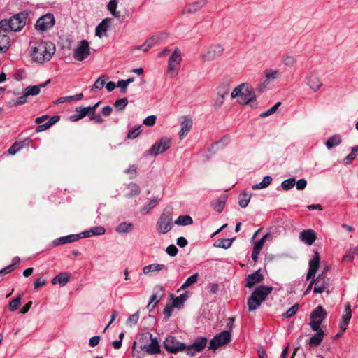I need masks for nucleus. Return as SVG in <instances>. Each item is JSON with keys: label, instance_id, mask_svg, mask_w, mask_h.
Listing matches in <instances>:
<instances>
[{"label": "nucleus", "instance_id": "26", "mask_svg": "<svg viewBox=\"0 0 358 358\" xmlns=\"http://www.w3.org/2000/svg\"><path fill=\"white\" fill-rule=\"evenodd\" d=\"M167 38L168 35L166 33H159L148 38L143 45H156L158 43H165L167 42Z\"/></svg>", "mask_w": 358, "mask_h": 358}, {"label": "nucleus", "instance_id": "41", "mask_svg": "<svg viewBox=\"0 0 358 358\" xmlns=\"http://www.w3.org/2000/svg\"><path fill=\"white\" fill-rule=\"evenodd\" d=\"M117 6V0H110L108 4V10L115 17H119L120 16V13L116 11Z\"/></svg>", "mask_w": 358, "mask_h": 358}, {"label": "nucleus", "instance_id": "42", "mask_svg": "<svg viewBox=\"0 0 358 358\" xmlns=\"http://www.w3.org/2000/svg\"><path fill=\"white\" fill-rule=\"evenodd\" d=\"M199 274L196 273L195 274L189 276L186 281L182 284V285L180 287V289H185L188 287L191 286L192 285L196 283L197 282Z\"/></svg>", "mask_w": 358, "mask_h": 358}, {"label": "nucleus", "instance_id": "51", "mask_svg": "<svg viewBox=\"0 0 358 358\" xmlns=\"http://www.w3.org/2000/svg\"><path fill=\"white\" fill-rule=\"evenodd\" d=\"M295 185V180L294 178H289L285 180H284L281 185L283 189L288 190L291 188H292Z\"/></svg>", "mask_w": 358, "mask_h": 358}, {"label": "nucleus", "instance_id": "7", "mask_svg": "<svg viewBox=\"0 0 358 358\" xmlns=\"http://www.w3.org/2000/svg\"><path fill=\"white\" fill-rule=\"evenodd\" d=\"M306 85L313 92H317L322 86L319 73L315 71L308 72L304 77Z\"/></svg>", "mask_w": 358, "mask_h": 358}, {"label": "nucleus", "instance_id": "34", "mask_svg": "<svg viewBox=\"0 0 358 358\" xmlns=\"http://www.w3.org/2000/svg\"><path fill=\"white\" fill-rule=\"evenodd\" d=\"M189 297V293L185 292L182 294H180L179 296L176 297L173 301V307L175 308H180L182 306L185 301L188 299Z\"/></svg>", "mask_w": 358, "mask_h": 358}, {"label": "nucleus", "instance_id": "40", "mask_svg": "<svg viewBox=\"0 0 358 358\" xmlns=\"http://www.w3.org/2000/svg\"><path fill=\"white\" fill-rule=\"evenodd\" d=\"M80 238V235L72 234V235L66 236L60 238L58 240V243L59 244H65V243H72V242L76 241Z\"/></svg>", "mask_w": 358, "mask_h": 358}, {"label": "nucleus", "instance_id": "14", "mask_svg": "<svg viewBox=\"0 0 358 358\" xmlns=\"http://www.w3.org/2000/svg\"><path fill=\"white\" fill-rule=\"evenodd\" d=\"M223 52L222 46H208L203 50L201 57L204 60H213L219 58Z\"/></svg>", "mask_w": 358, "mask_h": 358}, {"label": "nucleus", "instance_id": "46", "mask_svg": "<svg viewBox=\"0 0 358 358\" xmlns=\"http://www.w3.org/2000/svg\"><path fill=\"white\" fill-rule=\"evenodd\" d=\"M22 299V294H20L17 297L13 299L9 303V309L10 311L16 310L20 306Z\"/></svg>", "mask_w": 358, "mask_h": 358}, {"label": "nucleus", "instance_id": "8", "mask_svg": "<svg viewBox=\"0 0 358 358\" xmlns=\"http://www.w3.org/2000/svg\"><path fill=\"white\" fill-rule=\"evenodd\" d=\"M171 144V138L168 137L161 138L148 151V154L152 156H157L169 149Z\"/></svg>", "mask_w": 358, "mask_h": 358}, {"label": "nucleus", "instance_id": "56", "mask_svg": "<svg viewBox=\"0 0 358 358\" xmlns=\"http://www.w3.org/2000/svg\"><path fill=\"white\" fill-rule=\"evenodd\" d=\"M156 122V116L155 115H150L147 117L143 122V123L148 127H152L155 124Z\"/></svg>", "mask_w": 358, "mask_h": 358}, {"label": "nucleus", "instance_id": "30", "mask_svg": "<svg viewBox=\"0 0 358 358\" xmlns=\"http://www.w3.org/2000/svg\"><path fill=\"white\" fill-rule=\"evenodd\" d=\"M50 82V80L49 79L43 84L38 85L29 86L26 87L24 90L25 96H29L38 95L41 92V89L45 87Z\"/></svg>", "mask_w": 358, "mask_h": 358}, {"label": "nucleus", "instance_id": "57", "mask_svg": "<svg viewBox=\"0 0 358 358\" xmlns=\"http://www.w3.org/2000/svg\"><path fill=\"white\" fill-rule=\"evenodd\" d=\"M225 205V202L222 200L216 201L215 203L213 205V208L218 213H221L224 210V207Z\"/></svg>", "mask_w": 358, "mask_h": 358}, {"label": "nucleus", "instance_id": "32", "mask_svg": "<svg viewBox=\"0 0 358 358\" xmlns=\"http://www.w3.org/2000/svg\"><path fill=\"white\" fill-rule=\"evenodd\" d=\"M69 275L66 273H61L59 275H56L52 280V283L53 285L59 284L61 287H64L69 282Z\"/></svg>", "mask_w": 358, "mask_h": 358}, {"label": "nucleus", "instance_id": "11", "mask_svg": "<svg viewBox=\"0 0 358 358\" xmlns=\"http://www.w3.org/2000/svg\"><path fill=\"white\" fill-rule=\"evenodd\" d=\"M231 340V334L227 331H222L216 335L210 342L209 348L216 350L219 347L227 344Z\"/></svg>", "mask_w": 358, "mask_h": 358}, {"label": "nucleus", "instance_id": "58", "mask_svg": "<svg viewBox=\"0 0 358 358\" xmlns=\"http://www.w3.org/2000/svg\"><path fill=\"white\" fill-rule=\"evenodd\" d=\"M355 255V252H354V248L350 249L347 251L346 254L343 256V261H350L352 262L354 259V256Z\"/></svg>", "mask_w": 358, "mask_h": 358}, {"label": "nucleus", "instance_id": "61", "mask_svg": "<svg viewBox=\"0 0 358 358\" xmlns=\"http://www.w3.org/2000/svg\"><path fill=\"white\" fill-rule=\"evenodd\" d=\"M166 252L171 257H174L177 255L178 250L174 245H171L166 248Z\"/></svg>", "mask_w": 358, "mask_h": 358}, {"label": "nucleus", "instance_id": "48", "mask_svg": "<svg viewBox=\"0 0 358 358\" xmlns=\"http://www.w3.org/2000/svg\"><path fill=\"white\" fill-rule=\"evenodd\" d=\"M250 195L245 193L243 194L241 199L238 201L239 206L243 208H246L250 201Z\"/></svg>", "mask_w": 358, "mask_h": 358}, {"label": "nucleus", "instance_id": "55", "mask_svg": "<svg viewBox=\"0 0 358 358\" xmlns=\"http://www.w3.org/2000/svg\"><path fill=\"white\" fill-rule=\"evenodd\" d=\"M283 63L287 66H292L295 63V59L292 55H287L283 58Z\"/></svg>", "mask_w": 358, "mask_h": 358}, {"label": "nucleus", "instance_id": "15", "mask_svg": "<svg viewBox=\"0 0 358 358\" xmlns=\"http://www.w3.org/2000/svg\"><path fill=\"white\" fill-rule=\"evenodd\" d=\"M155 293L151 296L149 303L148 304V309L151 311L152 310L158 301L162 298L164 289L161 285H157L154 288Z\"/></svg>", "mask_w": 358, "mask_h": 358}, {"label": "nucleus", "instance_id": "18", "mask_svg": "<svg viewBox=\"0 0 358 358\" xmlns=\"http://www.w3.org/2000/svg\"><path fill=\"white\" fill-rule=\"evenodd\" d=\"M315 287L313 292L320 294L327 291L329 285V280L326 277H320V275L315 278Z\"/></svg>", "mask_w": 358, "mask_h": 358}, {"label": "nucleus", "instance_id": "36", "mask_svg": "<svg viewBox=\"0 0 358 358\" xmlns=\"http://www.w3.org/2000/svg\"><path fill=\"white\" fill-rule=\"evenodd\" d=\"M272 182V178L271 176H265L262 181L259 184H256L252 187V189H261L267 187Z\"/></svg>", "mask_w": 358, "mask_h": 358}, {"label": "nucleus", "instance_id": "20", "mask_svg": "<svg viewBox=\"0 0 358 358\" xmlns=\"http://www.w3.org/2000/svg\"><path fill=\"white\" fill-rule=\"evenodd\" d=\"M180 122V130L178 134L180 139H183L187 135L193 125V121L191 117L184 116Z\"/></svg>", "mask_w": 358, "mask_h": 358}, {"label": "nucleus", "instance_id": "19", "mask_svg": "<svg viewBox=\"0 0 358 358\" xmlns=\"http://www.w3.org/2000/svg\"><path fill=\"white\" fill-rule=\"evenodd\" d=\"M163 270H167L166 265L159 263H153L143 268L142 272L145 275H152L159 273Z\"/></svg>", "mask_w": 358, "mask_h": 358}, {"label": "nucleus", "instance_id": "28", "mask_svg": "<svg viewBox=\"0 0 358 358\" xmlns=\"http://www.w3.org/2000/svg\"><path fill=\"white\" fill-rule=\"evenodd\" d=\"M206 3V0H198L187 4L185 8V10L186 13H196V11L200 10L202 8H203Z\"/></svg>", "mask_w": 358, "mask_h": 358}, {"label": "nucleus", "instance_id": "64", "mask_svg": "<svg viewBox=\"0 0 358 358\" xmlns=\"http://www.w3.org/2000/svg\"><path fill=\"white\" fill-rule=\"evenodd\" d=\"M307 185V182L305 179H300L296 182V189L299 190L303 189Z\"/></svg>", "mask_w": 358, "mask_h": 358}, {"label": "nucleus", "instance_id": "13", "mask_svg": "<svg viewBox=\"0 0 358 358\" xmlns=\"http://www.w3.org/2000/svg\"><path fill=\"white\" fill-rule=\"evenodd\" d=\"M164 348L169 352L176 353L186 349L184 343L179 342L175 337L169 336L164 341Z\"/></svg>", "mask_w": 358, "mask_h": 358}, {"label": "nucleus", "instance_id": "59", "mask_svg": "<svg viewBox=\"0 0 358 358\" xmlns=\"http://www.w3.org/2000/svg\"><path fill=\"white\" fill-rule=\"evenodd\" d=\"M10 30L9 20H3L0 21V31L8 32Z\"/></svg>", "mask_w": 358, "mask_h": 358}, {"label": "nucleus", "instance_id": "29", "mask_svg": "<svg viewBox=\"0 0 358 358\" xmlns=\"http://www.w3.org/2000/svg\"><path fill=\"white\" fill-rule=\"evenodd\" d=\"M316 334L310 338L308 340V345L310 348L316 347L319 345L324 338V331L322 329L319 330H313Z\"/></svg>", "mask_w": 358, "mask_h": 358}, {"label": "nucleus", "instance_id": "12", "mask_svg": "<svg viewBox=\"0 0 358 358\" xmlns=\"http://www.w3.org/2000/svg\"><path fill=\"white\" fill-rule=\"evenodd\" d=\"M27 20V14L20 13L14 15L9 19L10 22V31H19L25 25Z\"/></svg>", "mask_w": 358, "mask_h": 358}, {"label": "nucleus", "instance_id": "24", "mask_svg": "<svg viewBox=\"0 0 358 358\" xmlns=\"http://www.w3.org/2000/svg\"><path fill=\"white\" fill-rule=\"evenodd\" d=\"M352 313H351V306L350 303H346L345 306V310L342 315L341 322L340 323V328L343 330V332H344L347 327L348 325V323L351 319Z\"/></svg>", "mask_w": 358, "mask_h": 358}, {"label": "nucleus", "instance_id": "22", "mask_svg": "<svg viewBox=\"0 0 358 358\" xmlns=\"http://www.w3.org/2000/svg\"><path fill=\"white\" fill-rule=\"evenodd\" d=\"M300 240L308 245H311L317 238L316 233L311 229L303 230L299 234Z\"/></svg>", "mask_w": 358, "mask_h": 358}, {"label": "nucleus", "instance_id": "38", "mask_svg": "<svg viewBox=\"0 0 358 358\" xmlns=\"http://www.w3.org/2000/svg\"><path fill=\"white\" fill-rule=\"evenodd\" d=\"M234 239L222 238L216 241L214 245L217 248L227 249L231 247Z\"/></svg>", "mask_w": 358, "mask_h": 358}, {"label": "nucleus", "instance_id": "6", "mask_svg": "<svg viewBox=\"0 0 358 358\" xmlns=\"http://www.w3.org/2000/svg\"><path fill=\"white\" fill-rule=\"evenodd\" d=\"M150 341V343L148 345H140V348L141 350H144L147 353L150 355H153L158 353L160 351V348L156 338H153L152 335L150 333H145L141 336V338L140 339V342L141 341Z\"/></svg>", "mask_w": 358, "mask_h": 358}, {"label": "nucleus", "instance_id": "1", "mask_svg": "<svg viewBox=\"0 0 358 358\" xmlns=\"http://www.w3.org/2000/svg\"><path fill=\"white\" fill-rule=\"evenodd\" d=\"M169 55L167 73L171 78L176 77L180 69L182 61V52L179 48H164L159 53V57Z\"/></svg>", "mask_w": 358, "mask_h": 358}, {"label": "nucleus", "instance_id": "25", "mask_svg": "<svg viewBox=\"0 0 358 358\" xmlns=\"http://www.w3.org/2000/svg\"><path fill=\"white\" fill-rule=\"evenodd\" d=\"M111 24V19L110 18H105L103 19L101 23L98 24L96 27L95 33L96 36L99 37L106 36V31L108 27Z\"/></svg>", "mask_w": 358, "mask_h": 358}, {"label": "nucleus", "instance_id": "33", "mask_svg": "<svg viewBox=\"0 0 358 358\" xmlns=\"http://www.w3.org/2000/svg\"><path fill=\"white\" fill-rule=\"evenodd\" d=\"M106 230L103 227L99 226L91 229L90 230L83 232V237H90L94 235H102Z\"/></svg>", "mask_w": 358, "mask_h": 358}, {"label": "nucleus", "instance_id": "16", "mask_svg": "<svg viewBox=\"0 0 358 358\" xmlns=\"http://www.w3.org/2000/svg\"><path fill=\"white\" fill-rule=\"evenodd\" d=\"M207 339L206 338H199L196 339L194 343L187 347V352L190 356H194L196 352L201 351L206 345Z\"/></svg>", "mask_w": 358, "mask_h": 358}, {"label": "nucleus", "instance_id": "35", "mask_svg": "<svg viewBox=\"0 0 358 358\" xmlns=\"http://www.w3.org/2000/svg\"><path fill=\"white\" fill-rule=\"evenodd\" d=\"M341 143V138L339 135H334L329 138L326 142V146L330 149L333 147L339 145Z\"/></svg>", "mask_w": 358, "mask_h": 358}, {"label": "nucleus", "instance_id": "27", "mask_svg": "<svg viewBox=\"0 0 358 358\" xmlns=\"http://www.w3.org/2000/svg\"><path fill=\"white\" fill-rule=\"evenodd\" d=\"M264 280V276L260 273V270L249 275L247 278L246 287L252 288L255 285L261 282Z\"/></svg>", "mask_w": 358, "mask_h": 358}, {"label": "nucleus", "instance_id": "43", "mask_svg": "<svg viewBox=\"0 0 358 358\" xmlns=\"http://www.w3.org/2000/svg\"><path fill=\"white\" fill-rule=\"evenodd\" d=\"M132 227L133 225L131 223L122 222L116 227V231L118 233H127L131 231Z\"/></svg>", "mask_w": 358, "mask_h": 358}, {"label": "nucleus", "instance_id": "23", "mask_svg": "<svg viewBox=\"0 0 358 358\" xmlns=\"http://www.w3.org/2000/svg\"><path fill=\"white\" fill-rule=\"evenodd\" d=\"M90 54V46H76L73 50V57L77 61H83Z\"/></svg>", "mask_w": 358, "mask_h": 358}, {"label": "nucleus", "instance_id": "45", "mask_svg": "<svg viewBox=\"0 0 358 358\" xmlns=\"http://www.w3.org/2000/svg\"><path fill=\"white\" fill-rule=\"evenodd\" d=\"M129 189H130V192L128 194H127L126 196L127 197H132L134 196H137L140 194V187L136 184L131 183L129 185Z\"/></svg>", "mask_w": 358, "mask_h": 358}, {"label": "nucleus", "instance_id": "53", "mask_svg": "<svg viewBox=\"0 0 358 358\" xmlns=\"http://www.w3.org/2000/svg\"><path fill=\"white\" fill-rule=\"evenodd\" d=\"M22 145L20 143L15 142L8 150V155H15L21 148Z\"/></svg>", "mask_w": 358, "mask_h": 358}, {"label": "nucleus", "instance_id": "52", "mask_svg": "<svg viewBox=\"0 0 358 358\" xmlns=\"http://www.w3.org/2000/svg\"><path fill=\"white\" fill-rule=\"evenodd\" d=\"M299 308V306L298 304L294 305L285 313L283 314V317L288 318V317L294 316L298 311Z\"/></svg>", "mask_w": 358, "mask_h": 358}, {"label": "nucleus", "instance_id": "47", "mask_svg": "<svg viewBox=\"0 0 358 358\" xmlns=\"http://www.w3.org/2000/svg\"><path fill=\"white\" fill-rule=\"evenodd\" d=\"M128 104L127 98L120 99L115 101L114 106L119 110H123Z\"/></svg>", "mask_w": 358, "mask_h": 358}, {"label": "nucleus", "instance_id": "31", "mask_svg": "<svg viewBox=\"0 0 358 358\" xmlns=\"http://www.w3.org/2000/svg\"><path fill=\"white\" fill-rule=\"evenodd\" d=\"M90 106L85 107V108H76V114L71 117L72 121H78L83 117H85L87 115L92 114L90 111Z\"/></svg>", "mask_w": 358, "mask_h": 358}, {"label": "nucleus", "instance_id": "5", "mask_svg": "<svg viewBox=\"0 0 358 358\" xmlns=\"http://www.w3.org/2000/svg\"><path fill=\"white\" fill-rule=\"evenodd\" d=\"M327 313L321 306H317L314 309L310 315L309 325L312 330H319L320 325L326 317Z\"/></svg>", "mask_w": 358, "mask_h": 358}, {"label": "nucleus", "instance_id": "10", "mask_svg": "<svg viewBox=\"0 0 358 358\" xmlns=\"http://www.w3.org/2000/svg\"><path fill=\"white\" fill-rule=\"evenodd\" d=\"M172 220L170 213H162L157 222V231L162 234L169 232L172 228Z\"/></svg>", "mask_w": 358, "mask_h": 358}, {"label": "nucleus", "instance_id": "4", "mask_svg": "<svg viewBox=\"0 0 358 358\" xmlns=\"http://www.w3.org/2000/svg\"><path fill=\"white\" fill-rule=\"evenodd\" d=\"M55 52V46H32L29 50L32 60L38 64L50 61Z\"/></svg>", "mask_w": 358, "mask_h": 358}, {"label": "nucleus", "instance_id": "9", "mask_svg": "<svg viewBox=\"0 0 358 358\" xmlns=\"http://www.w3.org/2000/svg\"><path fill=\"white\" fill-rule=\"evenodd\" d=\"M55 24V19L52 14H45L38 19L35 28L40 31H45L51 29Z\"/></svg>", "mask_w": 358, "mask_h": 358}, {"label": "nucleus", "instance_id": "63", "mask_svg": "<svg viewBox=\"0 0 358 358\" xmlns=\"http://www.w3.org/2000/svg\"><path fill=\"white\" fill-rule=\"evenodd\" d=\"M128 85L124 82V80H121L117 82V87L120 88L122 93H126Z\"/></svg>", "mask_w": 358, "mask_h": 358}, {"label": "nucleus", "instance_id": "54", "mask_svg": "<svg viewBox=\"0 0 358 358\" xmlns=\"http://www.w3.org/2000/svg\"><path fill=\"white\" fill-rule=\"evenodd\" d=\"M280 102H278L277 103H275L273 106H272L270 109L267 110L266 111L262 113L260 116L262 117H267V116H269L271 115H272L273 113H274L276 110L278 108V107L280 106Z\"/></svg>", "mask_w": 358, "mask_h": 358}, {"label": "nucleus", "instance_id": "50", "mask_svg": "<svg viewBox=\"0 0 358 358\" xmlns=\"http://www.w3.org/2000/svg\"><path fill=\"white\" fill-rule=\"evenodd\" d=\"M10 43L8 32L0 31V45H8Z\"/></svg>", "mask_w": 358, "mask_h": 358}, {"label": "nucleus", "instance_id": "3", "mask_svg": "<svg viewBox=\"0 0 358 358\" xmlns=\"http://www.w3.org/2000/svg\"><path fill=\"white\" fill-rule=\"evenodd\" d=\"M272 291L273 287L271 286H259L257 287L248 300V310L253 311L257 309Z\"/></svg>", "mask_w": 358, "mask_h": 358}, {"label": "nucleus", "instance_id": "2", "mask_svg": "<svg viewBox=\"0 0 358 358\" xmlns=\"http://www.w3.org/2000/svg\"><path fill=\"white\" fill-rule=\"evenodd\" d=\"M233 99H237L241 104H248L255 99V93L252 87L248 83H242L236 87L231 93Z\"/></svg>", "mask_w": 358, "mask_h": 358}, {"label": "nucleus", "instance_id": "60", "mask_svg": "<svg viewBox=\"0 0 358 358\" xmlns=\"http://www.w3.org/2000/svg\"><path fill=\"white\" fill-rule=\"evenodd\" d=\"M141 131H140V127H138L136 129H131L129 131L128 134H127V138L129 139H134L136 138L137 136H138V135L140 134Z\"/></svg>", "mask_w": 358, "mask_h": 358}, {"label": "nucleus", "instance_id": "49", "mask_svg": "<svg viewBox=\"0 0 358 358\" xmlns=\"http://www.w3.org/2000/svg\"><path fill=\"white\" fill-rule=\"evenodd\" d=\"M139 319V314L138 313H136L133 315H131L128 319L127 320V325L129 327L134 326L137 324Z\"/></svg>", "mask_w": 358, "mask_h": 358}, {"label": "nucleus", "instance_id": "62", "mask_svg": "<svg viewBox=\"0 0 358 358\" xmlns=\"http://www.w3.org/2000/svg\"><path fill=\"white\" fill-rule=\"evenodd\" d=\"M90 118L91 120H94L96 123L103 122V119L101 117V115L96 114L95 113H92L90 116Z\"/></svg>", "mask_w": 358, "mask_h": 358}, {"label": "nucleus", "instance_id": "39", "mask_svg": "<svg viewBox=\"0 0 358 358\" xmlns=\"http://www.w3.org/2000/svg\"><path fill=\"white\" fill-rule=\"evenodd\" d=\"M178 225H189L193 223L192 218L189 215H180L175 221Z\"/></svg>", "mask_w": 358, "mask_h": 358}, {"label": "nucleus", "instance_id": "44", "mask_svg": "<svg viewBox=\"0 0 358 358\" xmlns=\"http://www.w3.org/2000/svg\"><path fill=\"white\" fill-rule=\"evenodd\" d=\"M264 74L267 80L278 79L280 77L279 71L273 69L266 70Z\"/></svg>", "mask_w": 358, "mask_h": 358}, {"label": "nucleus", "instance_id": "37", "mask_svg": "<svg viewBox=\"0 0 358 358\" xmlns=\"http://www.w3.org/2000/svg\"><path fill=\"white\" fill-rule=\"evenodd\" d=\"M108 79L106 76H102L99 77L94 83L91 88V92H94L95 90H101L106 84Z\"/></svg>", "mask_w": 358, "mask_h": 358}, {"label": "nucleus", "instance_id": "21", "mask_svg": "<svg viewBox=\"0 0 358 358\" xmlns=\"http://www.w3.org/2000/svg\"><path fill=\"white\" fill-rule=\"evenodd\" d=\"M271 235L269 233L266 234L259 241H256L253 245V250L252 253V259L255 262L257 261L258 255L263 248L266 240L270 238Z\"/></svg>", "mask_w": 358, "mask_h": 358}, {"label": "nucleus", "instance_id": "17", "mask_svg": "<svg viewBox=\"0 0 358 358\" xmlns=\"http://www.w3.org/2000/svg\"><path fill=\"white\" fill-rule=\"evenodd\" d=\"M320 255L318 252H315L313 258L309 262V269L306 275V279L315 278L316 272L319 267Z\"/></svg>", "mask_w": 358, "mask_h": 358}]
</instances>
